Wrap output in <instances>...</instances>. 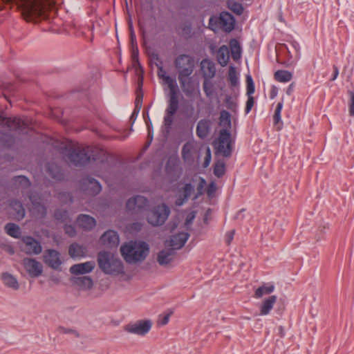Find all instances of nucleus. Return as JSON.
Returning a JSON list of instances; mask_svg holds the SVG:
<instances>
[{"instance_id": "55", "label": "nucleus", "mask_w": 354, "mask_h": 354, "mask_svg": "<svg viewBox=\"0 0 354 354\" xmlns=\"http://www.w3.org/2000/svg\"><path fill=\"white\" fill-rule=\"evenodd\" d=\"M183 35L185 37H189L192 34V26L191 24H186L182 28Z\"/></svg>"}, {"instance_id": "13", "label": "nucleus", "mask_w": 354, "mask_h": 354, "mask_svg": "<svg viewBox=\"0 0 354 354\" xmlns=\"http://www.w3.org/2000/svg\"><path fill=\"white\" fill-rule=\"evenodd\" d=\"M22 264L31 277H37L43 272V266L41 263L34 259L24 258Z\"/></svg>"}, {"instance_id": "22", "label": "nucleus", "mask_w": 354, "mask_h": 354, "mask_svg": "<svg viewBox=\"0 0 354 354\" xmlns=\"http://www.w3.org/2000/svg\"><path fill=\"white\" fill-rule=\"evenodd\" d=\"M87 248L85 245L77 243L70 245L68 254L73 259H82L86 256Z\"/></svg>"}, {"instance_id": "11", "label": "nucleus", "mask_w": 354, "mask_h": 354, "mask_svg": "<svg viewBox=\"0 0 354 354\" xmlns=\"http://www.w3.org/2000/svg\"><path fill=\"white\" fill-rule=\"evenodd\" d=\"M171 86L169 89V100L167 107L165 112H167L170 115H175L179 107V100L178 96V88L177 86H174L173 84H170Z\"/></svg>"}, {"instance_id": "16", "label": "nucleus", "mask_w": 354, "mask_h": 354, "mask_svg": "<svg viewBox=\"0 0 354 354\" xmlns=\"http://www.w3.org/2000/svg\"><path fill=\"white\" fill-rule=\"evenodd\" d=\"M100 242L106 247L116 248L120 242L119 235L114 230H107L101 236Z\"/></svg>"}, {"instance_id": "37", "label": "nucleus", "mask_w": 354, "mask_h": 354, "mask_svg": "<svg viewBox=\"0 0 354 354\" xmlns=\"http://www.w3.org/2000/svg\"><path fill=\"white\" fill-rule=\"evenodd\" d=\"M6 234L13 238L17 239L21 236V230L19 225L13 223H8L5 225Z\"/></svg>"}, {"instance_id": "6", "label": "nucleus", "mask_w": 354, "mask_h": 354, "mask_svg": "<svg viewBox=\"0 0 354 354\" xmlns=\"http://www.w3.org/2000/svg\"><path fill=\"white\" fill-rule=\"evenodd\" d=\"M170 214L169 207L162 203L154 207L147 216L148 222L153 226H160L164 224Z\"/></svg>"}, {"instance_id": "43", "label": "nucleus", "mask_w": 354, "mask_h": 354, "mask_svg": "<svg viewBox=\"0 0 354 354\" xmlns=\"http://www.w3.org/2000/svg\"><path fill=\"white\" fill-rule=\"evenodd\" d=\"M255 91V86L252 77L249 75L246 77V94L252 96Z\"/></svg>"}, {"instance_id": "49", "label": "nucleus", "mask_w": 354, "mask_h": 354, "mask_svg": "<svg viewBox=\"0 0 354 354\" xmlns=\"http://www.w3.org/2000/svg\"><path fill=\"white\" fill-rule=\"evenodd\" d=\"M348 95L350 97L348 102V111L351 116L354 117V91H349Z\"/></svg>"}, {"instance_id": "7", "label": "nucleus", "mask_w": 354, "mask_h": 354, "mask_svg": "<svg viewBox=\"0 0 354 354\" xmlns=\"http://www.w3.org/2000/svg\"><path fill=\"white\" fill-rule=\"evenodd\" d=\"M215 149L217 153L225 158L231 156V133L229 129H223L220 131L218 142L215 143Z\"/></svg>"}, {"instance_id": "28", "label": "nucleus", "mask_w": 354, "mask_h": 354, "mask_svg": "<svg viewBox=\"0 0 354 354\" xmlns=\"http://www.w3.org/2000/svg\"><path fill=\"white\" fill-rule=\"evenodd\" d=\"M277 299V297L275 295L266 298L261 304L259 315L262 316L268 315L276 303Z\"/></svg>"}, {"instance_id": "27", "label": "nucleus", "mask_w": 354, "mask_h": 354, "mask_svg": "<svg viewBox=\"0 0 354 354\" xmlns=\"http://www.w3.org/2000/svg\"><path fill=\"white\" fill-rule=\"evenodd\" d=\"M1 279L3 283L8 288L17 290L19 288V283L17 279L12 274L4 272L1 274Z\"/></svg>"}, {"instance_id": "10", "label": "nucleus", "mask_w": 354, "mask_h": 354, "mask_svg": "<svg viewBox=\"0 0 354 354\" xmlns=\"http://www.w3.org/2000/svg\"><path fill=\"white\" fill-rule=\"evenodd\" d=\"M149 205L148 200L142 196H136L129 198L126 204L127 210L138 213L145 209Z\"/></svg>"}, {"instance_id": "19", "label": "nucleus", "mask_w": 354, "mask_h": 354, "mask_svg": "<svg viewBox=\"0 0 354 354\" xmlns=\"http://www.w3.org/2000/svg\"><path fill=\"white\" fill-rule=\"evenodd\" d=\"M189 237V233L184 232L174 234L170 237L169 245L173 250H179L185 245Z\"/></svg>"}, {"instance_id": "15", "label": "nucleus", "mask_w": 354, "mask_h": 354, "mask_svg": "<svg viewBox=\"0 0 354 354\" xmlns=\"http://www.w3.org/2000/svg\"><path fill=\"white\" fill-rule=\"evenodd\" d=\"M22 241L25 244L24 251L26 254H39L41 252V245L35 238L27 236L24 237Z\"/></svg>"}, {"instance_id": "21", "label": "nucleus", "mask_w": 354, "mask_h": 354, "mask_svg": "<svg viewBox=\"0 0 354 354\" xmlns=\"http://www.w3.org/2000/svg\"><path fill=\"white\" fill-rule=\"evenodd\" d=\"M211 121L209 119H201L198 121L196 133L201 139L206 138L210 133Z\"/></svg>"}, {"instance_id": "39", "label": "nucleus", "mask_w": 354, "mask_h": 354, "mask_svg": "<svg viewBox=\"0 0 354 354\" xmlns=\"http://www.w3.org/2000/svg\"><path fill=\"white\" fill-rule=\"evenodd\" d=\"M274 77L277 82L286 83L292 80V75L288 71L278 70L274 73Z\"/></svg>"}, {"instance_id": "48", "label": "nucleus", "mask_w": 354, "mask_h": 354, "mask_svg": "<svg viewBox=\"0 0 354 354\" xmlns=\"http://www.w3.org/2000/svg\"><path fill=\"white\" fill-rule=\"evenodd\" d=\"M192 146L186 143L182 148V156L184 160H187L191 158Z\"/></svg>"}, {"instance_id": "18", "label": "nucleus", "mask_w": 354, "mask_h": 354, "mask_svg": "<svg viewBox=\"0 0 354 354\" xmlns=\"http://www.w3.org/2000/svg\"><path fill=\"white\" fill-rule=\"evenodd\" d=\"M201 69L204 80H212L216 75L215 64L208 59L201 61Z\"/></svg>"}, {"instance_id": "52", "label": "nucleus", "mask_w": 354, "mask_h": 354, "mask_svg": "<svg viewBox=\"0 0 354 354\" xmlns=\"http://www.w3.org/2000/svg\"><path fill=\"white\" fill-rule=\"evenodd\" d=\"M254 100L252 96H248V100L245 108V112L246 114L249 113L254 106Z\"/></svg>"}, {"instance_id": "35", "label": "nucleus", "mask_w": 354, "mask_h": 354, "mask_svg": "<svg viewBox=\"0 0 354 354\" xmlns=\"http://www.w3.org/2000/svg\"><path fill=\"white\" fill-rule=\"evenodd\" d=\"M48 174L56 180H60L63 178V174L59 167L54 163H49L47 166Z\"/></svg>"}, {"instance_id": "41", "label": "nucleus", "mask_w": 354, "mask_h": 354, "mask_svg": "<svg viewBox=\"0 0 354 354\" xmlns=\"http://www.w3.org/2000/svg\"><path fill=\"white\" fill-rule=\"evenodd\" d=\"M203 87L205 95L211 98L214 93V84L211 82V80H204Z\"/></svg>"}, {"instance_id": "29", "label": "nucleus", "mask_w": 354, "mask_h": 354, "mask_svg": "<svg viewBox=\"0 0 354 354\" xmlns=\"http://www.w3.org/2000/svg\"><path fill=\"white\" fill-rule=\"evenodd\" d=\"M216 59L221 66L227 65L230 60V51L227 46L223 45L218 48L216 53Z\"/></svg>"}, {"instance_id": "46", "label": "nucleus", "mask_w": 354, "mask_h": 354, "mask_svg": "<svg viewBox=\"0 0 354 354\" xmlns=\"http://www.w3.org/2000/svg\"><path fill=\"white\" fill-rule=\"evenodd\" d=\"M54 216L56 220L65 222L68 218V212L62 209H57L55 212Z\"/></svg>"}, {"instance_id": "8", "label": "nucleus", "mask_w": 354, "mask_h": 354, "mask_svg": "<svg viewBox=\"0 0 354 354\" xmlns=\"http://www.w3.org/2000/svg\"><path fill=\"white\" fill-rule=\"evenodd\" d=\"M69 160L75 166H83L91 160L90 148L71 149L68 154Z\"/></svg>"}, {"instance_id": "59", "label": "nucleus", "mask_w": 354, "mask_h": 354, "mask_svg": "<svg viewBox=\"0 0 354 354\" xmlns=\"http://www.w3.org/2000/svg\"><path fill=\"white\" fill-rule=\"evenodd\" d=\"M143 95L142 94H138L136 99V109H138L137 112L139 113L140 109L142 106V102Z\"/></svg>"}, {"instance_id": "34", "label": "nucleus", "mask_w": 354, "mask_h": 354, "mask_svg": "<svg viewBox=\"0 0 354 354\" xmlns=\"http://www.w3.org/2000/svg\"><path fill=\"white\" fill-rule=\"evenodd\" d=\"M274 290V284L270 283L259 287L254 292V297L257 299L262 297L265 295H269Z\"/></svg>"}, {"instance_id": "63", "label": "nucleus", "mask_w": 354, "mask_h": 354, "mask_svg": "<svg viewBox=\"0 0 354 354\" xmlns=\"http://www.w3.org/2000/svg\"><path fill=\"white\" fill-rule=\"evenodd\" d=\"M273 121L274 124H277L281 121V113L274 112V114L273 115Z\"/></svg>"}, {"instance_id": "20", "label": "nucleus", "mask_w": 354, "mask_h": 354, "mask_svg": "<svg viewBox=\"0 0 354 354\" xmlns=\"http://www.w3.org/2000/svg\"><path fill=\"white\" fill-rule=\"evenodd\" d=\"M227 80L230 88L233 91L234 96L236 97L239 91L240 82L236 68L233 66L229 67Z\"/></svg>"}, {"instance_id": "2", "label": "nucleus", "mask_w": 354, "mask_h": 354, "mask_svg": "<svg viewBox=\"0 0 354 354\" xmlns=\"http://www.w3.org/2000/svg\"><path fill=\"white\" fill-rule=\"evenodd\" d=\"M97 263L105 274L118 275L124 273L122 262L109 252L100 251L97 254Z\"/></svg>"}, {"instance_id": "5", "label": "nucleus", "mask_w": 354, "mask_h": 354, "mask_svg": "<svg viewBox=\"0 0 354 354\" xmlns=\"http://www.w3.org/2000/svg\"><path fill=\"white\" fill-rule=\"evenodd\" d=\"M191 71H185L184 73L178 75L180 87L184 94L188 97H193L196 93H200L198 84H195L193 77H191Z\"/></svg>"}, {"instance_id": "56", "label": "nucleus", "mask_w": 354, "mask_h": 354, "mask_svg": "<svg viewBox=\"0 0 354 354\" xmlns=\"http://www.w3.org/2000/svg\"><path fill=\"white\" fill-rule=\"evenodd\" d=\"M129 32H130V39H131V46H133V45H137V41H136V34L133 28L132 24H131L129 25Z\"/></svg>"}, {"instance_id": "24", "label": "nucleus", "mask_w": 354, "mask_h": 354, "mask_svg": "<svg viewBox=\"0 0 354 354\" xmlns=\"http://www.w3.org/2000/svg\"><path fill=\"white\" fill-rule=\"evenodd\" d=\"M193 192V185L191 183H186L183 189L180 190V194H179L178 198L176 200V205L182 206L188 201Z\"/></svg>"}, {"instance_id": "1", "label": "nucleus", "mask_w": 354, "mask_h": 354, "mask_svg": "<svg viewBox=\"0 0 354 354\" xmlns=\"http://www.w3.org/2000/svg\"><path fill=\"white\" fill-rule=\"evenodd\" d=\"M120 252L126 262L136 263L146 259L149 247L145 241H130L121 246Z\"/></svg>"}, {"instance_id": "31", "label": "nucleus", "mask_w": 354, "mask_h": 354, "mask_svg": "<svg viewBox=\"0 0 354 354\" xmlns=\"http://www.w3.org/2000/svg\"><path fill=\"white\" fill-rule=\"evenodd\" d=\"M174 250H162L158 254L157 260L160 265L166 266L172 261V257L174 255Z\"/></svg>"}, {"instance_id": "12", "label": "nucleus", "mask_w": 354, "mask_h": 354, "mask_svg": "<svg viewBox=\"0 0 354 354\" xmlns=\"http://www.w3.org/2000/svg\"><path fill=\"white\" fill-rule=\"evenodd\" d=\"M151 322L149 320H141L136 323L127 325V332L138 335H146L151 328Z\"/></svg>"}, {"instance_id": "64", "label": "nucleus", "mask_w": 354, "mask_h": 354, "mask_svg": "<svg viewBox=\"0 0 354 354\" xmlns=\"http://www.w3.org/2000/svg\"><path fill=\"white\" fill-rule=\"evenodd\" d=\"M170 314H167L164 315V317L160 320V323L161 325H165L168 323L169 320Z\"/></svg>"}, {"instance_id": "26", "label": "nucleus", "mask_w": 354, "mask_h": 354, "mask_svg": "<svg viewBox=\"0 0 354 354\" xmlns=\"http://www.w3.org/2000/svg\"><path fill=\"white\" fill-rule=\"evenodd\" d=\"M77 223L82 228L86 230H90L95 226L96 221L95 219L91 216L86 214H80L77 217Z\"/></svg>"}, {"instance_id": "58", "label": "nucleus", "mask_w": 354, "mask_h": 354, "mask_svg": "<svg viewBox=\"0 0 354 354\" xmlns=\"http://www.w3.org/2000/svg\"><path fill=\"white\" fill-rule=\"evenodd\" d=\"M138 55H139V51H138V45H133V46H132V53H131V57H132V59L133 62H138Z\"/></svg>"}, {"instance_id": "38", "label": "nucleus", "mask_w": 354, "mask_h": 354, "mask_svg": "<svg viewBox=\"0 0 354 354\" xmlns=\"http://www.w3.org/2000/svg\"><path fill=\"white\" fill-rule=\"evenodd\" d=\"M230 46L232 59L235 61L238 60L241 55V48L239 42L236 39H232L230 41Z\"/></svg>"}, {"instance_id": "61", "label": "nucleus", "mask_w": 354, "mask_h": 354, "mask_svg": "<svg viewBox=\"0 0 354 354\" xmlns=\"http://www.w3.org/2000/svg\"><path fill=\"white\" fill-rule=\"evenodd\" d=\"M58 330H59V333H64V334L76 333V332L74 330L71 329V328H66L65 327H59Z\"/></svg>"}, {"instance_id": "30", "label": "nucleus", "mask_w": 354, "mask_h": 354, "mask_svg": "<svg viewBox=\"0 0 354 354\" xmlns=\"http://www.w3.org/2000/svg\"><path fill=\"white\" fill-rule=\"evenodd\" d=\"M82 183L87 186V189H90L92 194L96 195L102 190L100 183L93 178L86 177L82 180Z\"/></svg>"}, {"instance_id": "36", "label": "nucleus", "mask_w": 354, "mask_h": 354, "mask_svg": "<svg viewBox=\"0 0 354 354\" xmlns=\"http://www.w3.org/2000/svg\"><path fill=\"white\" fill-rule=\"evenodd\" d=\"M74 283L80 288L84 290L91 289L93 284L91 278L86 276L75 278Z\"/></svg>"}, {"instance_id": "40", "label": "nucleus", "mask_w": 354, "mask_h": 354, "mask_svg": "<svg viewBox=\"0 0 354 354\" xmlns=\"http://www.w3.org/2000/svg\"><path fill=\"white\" fill-rule=\"evenodd\" d=\"M227 6L230 10L238 15H241L243 12L242 4L234 0H229L227 1Z\"/></svg>"}, {"instance_id": "53", "label": "nucleus", "mask_w": 354, "mask_h": 354, "mask_svg": "<svg viewBox=\"0 0 354 354\" xmlns=\"http://www.w3.org/2000/svg\"><path fill=\"white\" fill-rule=\"evenodd\" d=\"M64 230L65 233L71 237H73L76 234L75 229L71 225H65Z\"/></svg>"}, {"instance_id": "57", "label": "nucleus", "mask_w": 354, "mask_h": 354, "mask_svg": "<svg viewBox=\"0 0 354 354\" xmlns=\"http://www.w3.org/2000/svg\"><path fill=\"white\" fill-rule=\"evenodd\" d=\"M234 230H230L225 234V241L227 245H230L232 241L234 236Z\"/></svg>"}, {"instance_id": "3", "label": "nucleus", "mask_w": 354, "mask_h": 354, "mask_svg": "<svg viewBox=\"0 0 354 354\" xmlns=\"http://www.w3.org/2000/svg\"><path fill=\"white\" fill-rule=\"evenodd\" d=\"M0 126L20 134H27L32 130L30 122L28 119L17 117L6 118L0 115Z\"/></svg>"}, {"instance_id": "32", "label": "nucleus", "mask_w": 354, "mask_h": 354, "mask_svg": "<svg viewBox=\"0 0 354 354\" xmlns=\"http://www.w3.org/2000/svg\"><path fill=\"white\" fill-rule=\"evenodd\" d=\"M158 67V76L159 78L162 79L164 82L167 85L168 88H169L171 85L170 84H173L174 86H177V82L176 80L168 75L166 74V71H165L162 63L160 64H156Z\"/></svg>"}, {"instance_id": "23", "label": "nucleus", "mask_w": 354, "mask_h": 354, "mask_svg": "<svg viewBox=\"0 0 354 354\" xmlns=\"http://www.w3.org/2000/svg\"><path fill=\"white\" fill-rule=\"evenodd\" d=\"M42 10V3L39 0H28L25 4L24 12L29 16L40 15Z\"/></svg>"}, {"instance_id": "9", "label": "nucleus", "mask_w": 354, "mask_h": 354, "mask_svg": "<svg viewBox=\"0 0 354 354\" xmlns=\"http://www.w3.org/2000/svg\"><path fill=\"white\" fill-rule=\"evenodd\" d=\"M174 66L178 71V75L181 73H184L187 70L192 74L194 70V61L190 55L182 54L176 57Z\"/></svg>"}, {"instance_id": "25", "label": "nucleus", "mask_w": 354, "mask_h": 354, "mask_svg": "<svg viewBox=\"0 0 354 354\" xmlns=\"http://www.w3.org/2000/svg\"><path fill=\"white\" fill-rule=\"evenodd\" d=\"M29 199L32 205L33 213L39 218H44L47 214V209L46 206L38 201L32 194L29 196Z\"/></svg>"}, {"instance_id": "44", "label": "nucleus", "mask_w": 354, "mask_h": 354, "mask_svg": "<svg viewBox=\"0 0 354 354\" xmlns=\"http://www.w3.org/2000/svg\"><path fill=\"white\" fill-rule=\"evenodd\" d=\"M225 172V164L223 162H217L215 164L214 167V174L218 177H222Z\"/></svg>"}, {"instance_id": "45", "label": "nucleus", "mask_w": 354, "mask_h": 354, "mask_svg": "<svg viewBox=\"0 0 354 354\" xmlns=\"http://www.w3.org/2000/svg\"><path fill=\"white\" fill-rule=\"evenodd\" d=\"M225 103L227 108L232 111H235L237 108L236 102L233 99L232 96L230 95H226Z\"/></svg>"}, {"instance_id": "14", "label": "nucleus", "mask_w": 354, "mask_h": 354, "mask_svg": "<svg viewBox=\"0 0 354 354\" xmlns=\"http://www.w3.org/2000/svg\"><path fill=\"white\" fill-rule=\"evenodd\" d=\"M44 261L54 270H58L62 264L59 252L53 249L46 251L44 255Z\"/></svg>"}, {"instance_id": "62", "label": "nucleus", "mask_w": 354, "mask_h": 354, "mask_svg": "<svg viewBox=\"0 0 354 354\" xmlns=\"http://www.w3.org/2000/svg\"><path fill=\"white\" fill-rule=\"evenodd\" d=\"M211 160V152L209 148H207V155L205 159L204 165L205 167H207L210 162Z\"/></svg>"}, {"instance_id": "33", "label": "nucleus", "mask_w": 354, "mask_h": 354, "mask_svg": "<svg viewBox=\"0 0 354 354\" xmlns=\"http://www.w3.org/2000/svg\"><path fill=\"white\" fill-rule=\"evenodd\" d=\"M11 208L15 210V218L20 221L25 216V209L22 203L17 200H12L10 203Z\"/></svg>"}, {"instance_id": "54", "label": "nucleus", "mask_w": 354, "mask_h": 354, "mask_svg": "<svg viewBox=\"0 0 354 354\" xmlns=\"http://www.w3.org/2000/svg\"><path fill=\"white\" fill-rule=\"evenodd\" d=\"M206 185V181L204 178H200V183H198L197 186V192L198 194L196 196L195 198H196L198 196L201 195L203 194V191L204 189V187Z\"/></svg>"}, {"instance_id": "17", "label": "nucleus", "mask_w": 354, "mask_h": 354, "mask_svg": "<svg viewBox=\"0 0 354 354\" xmlns=\"http://www.w3.org/2000/svg\"><path fill=\"white\" fill-rule=\"evenodd\" d=\"M95 266V262L90 261L84 263L75 264L70 268L69 270L73 274H84L92 272Z\"/></svg>"}, {"instance_id": "4", "label": "nucleus", "mask_w": 354, "mask_h": 354, "mask_svg": "<svg viewBox=\"0 0 354 354\" xmlns=\"http://www.w3.org/2000/svg\"><path fill=\"white\" fill-rule=\"evenodd\" d=\"M235 24L234 16L228 12H222L218 17H211L209 26L213 30L221 29L226 32H231Z\"/></svg>"}, {"instance_id": "42", "label": "nucleus", "mask_w": 354, "mask_h": 354, "mask_svg": "<svg viewBox=\"0 0 354 354\" xmlns=\"http://www.w3.org/2000/svg\"><path fill=\"white\" fill-rule=\"evenodd\" d=\"M15 184L21 186L22 189L29 188L30 182L29 179L24 176H18L14 178Z\"/></svg>"}, {"instance_id": "47", "label": "nucleus", "mask_w": 354, "mask_h": 354, "mask_svg": "<svg viewBox=\"0 0 354 354\" xmlns=\"http://www.w3.org/2000/svg\"><path fill=\"white\" fill-rule=\"evenodd\" d=\"M221 122L227 126V129L231 127L230 114L227 111H222L221 112Z\"/></svg>"}, {"instance_id": "60", "label": "nucleus", "mask_w": 354, "mask_h": 354, "mask_svg": "<svg viewBox=\"0 0 354 354\" xmlns=\"http://www.w3.org/2000/svg\"><path fill=\"white\" fill-rule=\"evenodd\" d=\"M278 94V88L275 86H272L270 91V99H274L277 97Z\"/></svg>"}, {"instance_id": "51", "label": "nucleus", "mask_w": 354, "mask_h": 354, "mask_svg": "<svg viewBox=\"0 0 354 354\" xmlns=\"http://www.w3.org/2000/svg\"><path fill=\"white\" fill-rule=\"evenodd\" d=\"M174 115H170L167 112H165L164 117V124L167 129H170L173 122V118Z\"/></svg>"}, {"instance_id": "50", "label": "nucleus", "mask_w": 354, "mask_h": 354, "mask_svg": "<svg viewBox=\"0 0 354 354\" xmlns=\"http://www.w3.org/2000/svg\"><path fill=\"white\" fill-rule=\"evenodd\" d=\"M290 47L286 46L287 50L289 54L291 53L290 48H291L292 50H294L296 55H298L299 54L300 51V46L299 44L297 41H290L289 43Z\"/></svg>"}]
</instances>
